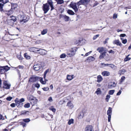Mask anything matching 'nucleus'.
I'll use <instances>...</instances> for the list:
<instances>
[{"mask_svg": "<svg viewBox=\"0 0 131 131\" xmlns=\"http://www.w3.org/2000/svg\"><path fill=\"white\" fill-rule=\"evenodd\" d=\"M129 56V55H128V56H126V58L124 59V61H128L130 60L131 58H129L128 57Z\"/></svg>", "mask_w": 131, "mask_h": 131, "instance_id": "e433bc0d", "label": "nucleus"}, {"mask_svg": "<svg viewBox=\"0 0 131 131\" xmlns=\"http://www.w3.org/2000/svg\"><path fill=\"white\" fill-rule=\"evenodd\" d=\"M47 29H44L41 31V34L42 35H44L47 33Z\"/></svg>", "mask_w": 131, "mask_h": 131, "instance_id": "72a5a7b5", "label": "nucleus"}, {"mask_svg": "<svg viewBox=\"0 0 131 131\" xmlns=\"http://www.w3.org/2000/svg\"><path fill=\"white\" fill-rule=\"evenodd\" d=\"M117 83L115 82H111L109 83L108 84V87L110 89H112L113 88L115 87Z\"/></svg>", "mask_w": 131, "mask_h": 131, "instance_id": "1a4fd4ad", "label": "nucleus"}, {"mask_svg": "<svg viewBox=\"0 0 131 131\" xmlns=\"http://www.w3.org/2000/svg\"><path fill=\"white\" fill-rule=\"evenodd\" d=\"M103 78L101 75H99L97 76V82L98 83H100L101 82Z\"/></svg>", "mask_w": 131, "mask_h": 131, "instance_id": "4be33fe9", "label": "nucleus"}, {"mask_svg": "<svg viewBox=\"0 0 131 131\" xmlns=\"http://www.w3.org/2000/svg\"><path fill=\"white\" fill-rule=\"evenodd\" d=\"M14 68H15V69H16L17 68H18L20 69H23L24 68V67L23 66L20 65L18 66L17 67H14Z\"/></svg>", "mask_w": 131, "mask_h": 131, "instance_id": "09e8293b", "label": "nucleus"}, {"mask_svg": "<svg viewBox=\"0 0 131 131\" xmlns=\"http://www.w3.org/2000/svg\"><path fill=\"white\" fill-rule=\"evenodd\" d=\"M97 50L99 52L101 53L102 52H104L105 51H106V48H104L103 47H98L97 49Z\"/></svg>", "mask_w": 131, "mask_h": 131, "instance_id": "f8f14e48", "label": "nucleus"}, {"mask_svg": "<svg viewBox=\"0 0 131 131\" xmlns=\"http://www.w3.org/2000/svg\"><path fill=\"white\" fill-rule=\"evenodd\" d=\"M111 97L110 95H107L106 96V97L105 99L106 101L108 102L109 101V100Z\"/></svg>", "mask_w": 131, "mask_h": 131, "instance_id": "f704fd0d", "label": "nucleus"}, {"mask_svg": "<svg viewBox=\"0 0 131 131\" xmlns=\"http://www.w3.org/2000/svg\"><path fill=\"white\" fill-rule=\"evenodd\" d=\"M125 79V77L124 76H123L121 77V79L120 80V82H122Z\"/></svg>", "mask_w": 131, "mask_h": 131, "instance_id": "3c124183", "label": "nucleus"}, {"mask_svg": "<svg viewBox=\"0 0 131 131\" xmlns=\"http://www.w3.org/2000/svg\"><path fill=\"white\" fill-rule=\"evenodd\" d=\"M77 4L76 3L72 2L69 5L70 7H71L74 10L75 13L77 12L78 10V8L76 5Z\"/></svg>", "mask_w": 131, "mask_h": 131, "instance_id": "7ed1b4c3", "label": "nucleus"}, {"mask_svg": "<svg viewBox=\"0 0 131 131\" xmlns=\"http://www.w3.org/2000/svg\"><path fill=\"white\" fill-rule=\"evenodd\" d=\"M67 13L68 14L70 15H74L75 13L72 10H68L67 11Z\"/></svg>", "mask_w": 131, "mask_h": 131, "instance_id": "7c9ffc66", "label": "nucleus"}, {"mask_svg": "<svg viewBox=\"0 0 131 131\" xmlns=\"http://www.w3.org/2000/svg\"><path fill=\"white\" fill-rule=\"evenodd\" d=\"M109 67L112 69H113L115 67H116L114 65L112 64H110Z\"/></svg>", "mask_w": 131, "mask_h": 131, "instance_id": "603ef678", "label": "nucleus"}, {"mask_svg": "<svg viewBox=\"0 0 131 131\" xmlns=\"http://www.w3.org/2000/svg\"><path fill=\"white\" fill-rule=\"evenodd\" d=\"M48 100L50 102H52L53 101V99L51 97H49Z\"/></svg>", "mask_w": 131, "mask_h": 131, "instance_id": "052dcab7", "label": "nucleus"}, {"mask_svg": "<svg viewBox=\"0 0 131 131\" xmlns=\"http://www.w3.org/2000/svg\"><path fill=\"white\" fill-rule=\"evenodd\" d=\"M99 35H97L94 36L93 38V39L94 40H95L99 36Z\"/></svg>", "mask_w": 131, "mask_h": 131, "instance_id": "4d7b16f0", "label": "nucleus"}, {"mask_svg": "<svg viewBox=\"0 0 131 131\" xmlns=\"http://www.w3.org/2000/svg\"><path fill=\"white\" fill-rule=\"evenodd\" d=\"M115 91V90H110L108 92V94L109 95H112L114 94Z\"/></svg>", "mask_w": 131, "mask_h": 131, "instance_id": "c9c22d12", "label": "nucleus"}, {"mask_svg": "<svg viewBox=\"0 0 131 131\" xmlns=\"http://www.w3.org/2000/svg\"><path fill=\"white\" fill-rule=\"evenodd\" d=\"M40 81L42 84H46V81H43V79L42 78H40Z\"/></svg>", "mask_w": 131, "mask_h": 131, "instance_id": "ea45409f", "label": "nucleus"}, {"mask_svg": "<svg viewBox=\"0 0 131 131\" xmlns=\"http://www.w3.org/2000/svg\"><path fill=\"white\" fill-rule=\"evenodd\" d=\"M37 100L35 98L33 100L31 101L30 103L32 105H33L37 103Z\"/></svg>", "mask_w": 131, "mask_h": 131, "instance_id": "b1692460", "label": "nucleus"}, {"mask_svg": "<svg viewBox=\"0 0 131 131\" xmlns=\"http://www.w3.org/2000/svg\"><path fill=\"white\" fill-rule=\"evenodd\" d=\"M49 70H46L44 73V79H45V78H46V74L47 73V72H48Z\"/></svg>", "mask_w": 131, "mask_h": 131, "instance_id": "de8ad7c7", "label": "nucleus"}, {"mask_svg": "<svg viewBox=\"0 0 131 131\" xmlns=\"http://www.w3.org/2000/svg\"><path fill=\"white\" fill-rule=\"evenodd\" d=\"M77 4L78 6L82 4L84 5L82 0H80V1L77 3Z\"/></svg>", "mask_w": 131, "mask_h": 131, "instance_id": "4c0bfd02", "label": "nucleus"}, {"mask_svg": "<svg viewBox=\"0 0 131 131\" xmlns=\"http://www.w3.org/2000/svg\"><path fill=\"white\" fill-rule=\"evenodd\" d=\"M126 72L125 70L123 69L119 70L118 72V74L120 75L122 74H124Z\"/></svg>", "mask_w": 131, "mask_h": 131, "instance_id": "5701e85b", "label": "nucleus"}, {"mask_svg": "<svg viewBox=\"0 0 131 131\" xmlns=\"http://www.w3.org/2000/svg\"><path fill=\"white\" fill-rule=\"evenodd\" d=\"M19 102L22 103L23 102H24L25 101V99L23 98H22L21 99H20L19 100Z\"/></svg>", "mask_w": 131, "mask_h": 131, "instance_id": "864d4df0", "label": "nucleus"}, {"mask_svg": "<svg viewBox=\"0 0 131 131\" xmlns=\"http://www.w3.org/2000/svg\"><path fill=\"white\" fill-rule=\"evenodd\" d=\"M18 5L16 3H13L11 4L12 13H13L14 10H16L17 9Z\"/></svg>", "mask_w": 131, "mask_h": 131, "instance_id": "0eeeda50", "label": "nucleus"}, {"mask_svg": "<svg viewBox=\"0 0 131 131\" xmlns=\"http://www.w3.org/2000/svg\"><path fill=\"white\" fill-rule=\"evenodd\" d=\"M35 98L33 96L31 95H28L27 97L28 99L30 101V102H31V101L33 100Z\"/></svg>", "mask_w": 131, "mask_h": 131, "instance_id": "a878e982", "label": "nucleus"}, {"mask_svg": "<svg viewBox=\"0 0 131 131\" xmlns=\"http://www.w3.org/2000/svg\"><path fill=\"white\" fill-rule=\"evenodd\" d=\"M113 43L114 44H116L117 46H121L122 44L118 40H115L113 42Z\"/></svg>", "mask_w": 131, "mask_h": 131, "instance_id": "4468645a", "label": "nucleus"}, {"mask_svg": "<svg viewBox=\"0 0 131 131\" xmlns=\"http://www.w3.org/2000/svg\"><path fill=\"white\" fill-rule=\"evenodd\" d=\"M53 4V2L52 0H48L47 3L43 4L42 6V9L44 14L46 13L49 10V5L51 8V10H52L54 9Z\"/></svg>", "mask_w": 131, "mask_h": 131, "instance_id": "f257e3e1", "label": "nucleus"}, {"mask_svg": "<svg viewBox=\"0 0 131 131\" xmlns=\"http://www.w3.org/2000/svg\"><path fill=\"white\" fill-rule=\"evenodd\" d=\"M112 112V108L111 107H109L107 111V114L108 115V122H110Z\"/></svg>", "mask_w": 131, "mask_h": 131, "instance_id": "20e7f679", "label": "nucleus"}, {"mask_svg": "<svg viewBox=\"0 0 131 131\" xmlns=\"http://www.w3.org/2000/svg\"><path fill=\"white\" fill-rule=\"evenodd\" d=\"M57 4H61L64 3L63 0H56Z\"/></svg>", "mask_w": 131, "mask_h": 131, "instance_id": "473e14b6", "label": "nucleus"}, {"mask_svg": "<svg viewBox=\"0 0 131 131\" xmlns=\"http://www.w3.org/2000/svg\"><path fill=\"white\" fill-rule=\"evenodd\" d=\"M77 51L75 49H72V50H71L70 52L74 56L75 54V53Z\"/></svg>", "mask_w": 131, "mask_h": 131, "instance_id": "2f4dec72", "label": "nucleus"}, {"mask_svg": "<svg viewBox=\"0 0 131 131\" xmlns=\"http://www.w3.org/2000/svg\"><path fill=\"white\" fill-rule=\"evenodd\" d=\"M18 18L21 24H23L24 23L27 21L28 20V19H27L25 15L23 14L19 15Z\"/></svg>", "mask_w": 131, "mask_h": 131, "instance_id": "f03ea898", "label": "nucleus"}, {"mask_svg": "<svg viewBox=\"0 0 131 131\" xmlns=\"http://www.w3.org/2000/svg\"><path fill=\"white\" fill-rule=\"evenodd\" d=\"M117 18V15L116 14H114L113 15V19H115Z\"/></svg>", "mask_w": 131, "mask_h": 131, "instance_id": "0e129e2a", "label": "nucleus"}, {"mask_svg": "<svg viewBox=\"0 0 131 131\" xmlns=\"http://www.w3.org/2000/svg\"><path fill=\"white\" fill-rule=\"evenodd\" d=\"M4 4H3V3L1 1V0H0V9L1 11L3 10V8Z\"/></svg>", "mask_w": 131, "mask_h": 131, "instance_id": "bb28decb", "label": "nucleus"}, {"mask_svg": "<svg viewBox=\"0 0 131 131\" xmlns=\"http://www.w3.org/2000/svg\"><path fill=\"white\" fill-rule=\"evenodd\" d=\"M20 125H22L23 127H24L26 126V124L25 123L23 122H20Z\"/></svg>", "mask_w": 131, "mask_h": 131, "instance_id": "8fccbe9b", "label": "nucleus"}, {"mask_svg": "<svg viewBox=\"0 0 131 131\" xmlns=\"http://www.w3.org/2000/svg\"><path fill=\"white\" fill-rule=\"evenodd\" d=\"M66 55L65 53H62L60 56V58H64L66 57Z\"/></svg>", "mask_w": 131, "mask_h": 131, "instance_id": "a19ab883", "label": "nucleus"}, {"mask_svg": "<svg viewBox=\"0 0 131 131\" xmlns=\"http://www.w3.org/2000/svg\"><path fill=\"white\" fill-rule=\"evenodd\" d=\"M63 17L65 21H68L69 20V17L66 15L63 16Z\"/></svg>", "mask_w": 131, "mask_h": 131, "instance_id": "c85d7f7f", "label": "nucleus"}, {"mask_svg": "<svg viewBox=\"0 0 131 131\" xmlns=\"http://www.w3.org/2000/svg\"><path fill=\"white\" fill-rule=\"evenodd\" d=\"M9 69V68L7 66H6L3 67L2 68V69H1V70H3L4 72L7 71Z\"/></svg>", "mask_w": 131, "mask_h": 131, "instance_id": "aec40b11", "label": "nucleus"}, {"mask_svg": "<svg viewBox=\"0 0 131 131\" xmlns=\"http://www.w3.org/2000/svg\"><path fill=\"white\" fill-rule=\"evenodd\" d=\"M13 98L11 97H9L6 98V100L7 101H10Z\"/></svg>", "mask_w": 131, "mask_h": 131, "instance_id": "13d9d810", "label": "nucleus"}, {"mask_svg": "<svg viewBox=\"0 0 131 131\" xmlns=\"http://www.w3.org/2000/svg\"><path fill=\"white\" fill-rule=\"evenodd\" d=\"M18 58L20 60H22L23 58L20 55H18L17 56Z\"/></svg>", "mask_w": 131, "mask_h": 131, "instance_id": "6e6d98bb", "label": "nucleus"}, {"mask_svg": "<svg viewBox=\"0 0 131 131\" xmlns=\"http://www.w3.org/2000/svg\"><path fill=\"white\" fill-rule=\"evenodd\" d=\"M95 93L97 95H100L101 93V91L100 88H98L96 90L95 92Z\"/></svg>", "mask_w": 131, "mask_h": 131, "instance_id": "393cba45", "label": "nucleus"}, {"mask_svg": "<svg viewBox=\"0 0 131 131\" xmlns=\"http://www.w3.org/2000/svg\"><path fill=\"white\" fill-rule=\"evenodd\" d=\"M41 68V66L40 64H36L34 66L33 68L34 70L36 71L39 70Z\"/></svg>", "mask_w": 131, "mask_h": 131, "instance_id": "2eb2a0df", "label": "nucleus"}, {"mask_svg": "<svg viewBox=\"0 0 131 131\" xmlns=\"http://www.w3.org/2000/svg\"><path fill=\"white\" fill-rule=\"evenodd\" d=\"M108 52L109 53H112L114 54V51L112 50H111L110 51H109Z\"/></svg>", "mask_w": 131, "mask_h": 131, "instance_id": "69168bd1", "label": "nucleus"}, {"mask_svg": "<svg viewBox=\"0 0 131 131\" xmlns=\"http://www.w3.org/2000/svg\"><path fill=\"white\" fill-rule=\"evenodd\" d=\"M23 120L24 122L26 123H28L30 121V120L28 118L24 119H23Z\"/></svg>", "mask_w": 131, "mask_h": 131, "instance_id": "a18cd8bd", "label": "nucleus"}, {"mask_svg": "<svg viewBox=\"0 0 131 131\" xmlns=\"http://www.w3.org/2000/svg\"><path fill=\"white\" fill-rule=\"evenodd\" d=\"M126 36V35L125 34H121L120 35L121 37H124Z\"/></svg>", "mask_w": 131, "mask_h": 131, "instance_id": "774afa93", "label": "nucleus"}, {"mask_svg": "<svg viewBox=\"0 0 131 131\" xmlns=\"http://www.w3.org/2000/svg\"><path fill=\"white\" fill-rule=\"evenodd\" d=\"M102 74L104 76H108L110 74V72L107 71H104L102 73Z\"/></svg>", "mask_w": 131, "mask_h": 131, "instance_id": "412c9836", "label": "nucleus"}, {"mask_svg": "<svg viewBox=\"0 0 131 131\" xmlns=\"http://www.w3.org/2000/svg\"><path fill=\"white\" fill-rule=\"evenodd\" d=\"M73 75H67V79L69 80H71L73 78Z\"/></svg>", "mask_w": 131, "mask_h": 131, "instance_id": "c756f323", "label": "nucleus"}, {"mask_svg": "<svg viewBox=\"0 0 131 131\" xmlns=\"http://www.w3.org/2000/svg\"><path fill=\"white\" fill-rule=\"evenodd\" d=\"M49 109L50 110L52 111L54 113H55L56 111V109L54 108L53 106H52L49 107Z\"/></svg>", "mask_w": 131, "mask_h": 131, "instance_id": "cd10ccee", "label": "nucleus"}, {"mask_svg": "<svg viewBox=\"0 0 131 131\" xmlns=\"http://www.w3.org/2000/svg\"><path fill=\"white\" fill-rule=\"evenodd\" d=\"M35 86L37 88H38L40 87V85L39 84H36L35 85Z\"/></svg>", "mask_w": 131, "mask_h": 131, "instance_id": "e2e57ef3", "label": "nucleus"}, {"mask_svg": "<svg viewBox=\"0 0 131 131\" xmlns=\"http://www.w3.org/2000/svg\"><path fill=\"white\" fill-rule=\"evenodd\" d=\"M10 86V84L7 81H4L3 83V87L5 89H9Z\"/></svg>", "mask_w": 131, "mask_h": 131, "instance_id": "39448f33", "label": "nucleus"}, {"mask_svg": "<svg viewBox=\"0 0 131 131\" xmlns=\"http://www.w3.org/2000/svg\"><path fill=\"white\" fill-rule=\"evenodd\" d=\"M30 107V104L29 103H28L25 104L24 105V107L26 108H28Z\"/></svg>", "mask_w": 131, "mask_h": 131, "instance_id": "c03bdc74", "label": "nucleus"}, {"mask_svg": "<svg viewBox=\"0 0 131 131\" xmlns=\"http://www.w3.org/2000/svg\"><path fill=\"white\" fill-rule=\"evenodd\" d=\"M127 42V40L126 39H124L122 41L123 43L125 44Z\"/></svg>", "mask_w": 131, "mask_h": 131, "instance_id": "680f3d73", "label": "nucleus"}, {"mask_svg": "<svg viewBox=\"0 0 131 131\" xmlns=\"http://www.w3.org/2000/svg\"><path fill=\"white\" fill-rule=\"evenodd\" d=\"M38 79L39 78L38 77H31L29 79L28 82H34L38 80Z\"/></svg>", "mask_w": 131, "mask_h": 131, "instance_id": "9b49d317", "label": "nucleus"}, {"mask_svg": "<svg viewBox=\"0 0 131 131\" xmlns=\"http://www.w3.org/2000/svg\"><path fill=\"white\" fill-rule=\"evenodd\" d=\"M38 52L39 51L38 53L41 55H45L47 53V51L44 49L41 48H38Z\"/></svg>", "mask_w": 131, "mask_h": 131, "instance_id": "6e6552de", "label": "nucleus"}, {"mask_svg": "<svg viewBox=\"0 0 131 131\" xmlns=\"http://www.w3.org/2000/svg\"><path fill=\"white\" fill-rule=\"evenodd\" d=\"M1 1L3 3V4H5L7 2H8V0H1Z\"/></svg>", "mask_w": 131, "mask_h": 131, "instance_id": "5fc2aeb1", "label": "nucleus"}, {"mask_svg": "<svg viewBox=\"0 0 131 131\" xmlns=\"http://www.w3.org/2000/svg\"><path fill=\"white\" fill-rule=\"evenodd\" d=\"M67 106H68L70 108H72L74 107V105L70 101L68 102Z\"/></svg>", "mask_w": 131, "mask_h": 131, "instance_id": "dca6fc26", "label": "nucleus"}, {"mask_svg": "<svg viewBox=\"0 0 131 131\" xmlns=\"http://www.w3.org/2000/svg\"><path fill=\"white\" fill-rule=\"evenodd\" d=\"M73 119H71L68 122V124L69 125H70L72 124L73 123Z\"/></svg>", "mask_w": 131, "mask_h": 131, "instance_id": "79ce46f5", "label": "nucleus"}, {"mask_svg": "<svg viewBox=\"0 0 131 131\" xmlns=\"http://www.w3.org/2000/svg\"><path fill=\"white\" fill-rule=\"evenodd\" d=\"M94 60V58L92 56L89 57L86 60V61L89 62H91V61H93Z\"/></svg>", "mask_w": 131, "mask_h": 131, "instance_id": "6ab92c4d", "label": "nucleus"}, {"mask_svg": "<svg viewBox=\"0 0 131 131\" xmlns=\"http://www.w3.org/2000/svg\"><path fill=\"white\" fill-rule=\"evenodd\" d=\"M24 57L27 59H29L30 58V57L29 56H28L27 55V53H25L24 54Z\"/></svg>", "mask_w": 131, "mask_h": 131, "instance_id": "58836bf2", "label": "nucleus"}, {"mask_svg": "<svg viewBox=\"0 0 131 131\" xmlns=\"http://www.w3.org/2000/svg\"><path fill=\"white\" fill-rule=\"evenodd\" d=\"M106 51H105L102 53H101L100 55L99 58L100 59H102L104 58V57L106 56Z\"/></svg>", "mask_w": 131, "mask_h": 131, "instance_id": "f3484780", "label": "nucleus"}, {"mask_svg": "<svg viewBox=\"0 0 131 131\" xmlns=\"http://www.w3.org/2000/svg\"><path fill=\"white\" fill-rule=\"evenodd\" d=\"M16 104L18 107H21L23 106V103L19 102L18 98L15 100Z\"/></svg>", "mask_w": 131, "mask_h": 131, "instance_id": "9d476101", "label": "nucleus"}, {"mask_svg": "<svg viewBox=\"0 0 131 131\" xmlns=\"http://www.w3.org/2000/svg\"><path fill=\"white\" fill-rule=\"evenodd\" d=\"M39 49L38 48H35L34 47L30 48L29 49V50L30 52L37 53L38 52Z\"/></svg>", "mask_w": 131, "mask_h": 131, "instance_id": "ddd939ff", "label": "nucleus"}, {"mask_svg": "<svg viewBox=\"0 0 131 131\" xmlns=\"http://www.w3.org/2000/svg\"><path fill=\"white\" fill-rule=\"evenodd\" d=\"M42 89L45 91H47L49 90V88L48 87H46L43 88Z\"/></svg>", "mask_w": 131, "mask_h": 131, "instance_id": "49530a36", "label": "nucleus"}, {"mask_svg": "<svg viewBox=\"0 0 131 131\" xmlns=\"http://www.w3.org/2000/svg\"><path fill=\"white\" fill-rule=\"evenodd\" d=\"M84 4H85L89 2L90 0H82Z\"/></svg>", "mask_w": 131, "mask_h": 131, "instance_id": "37998d69", "label": "nucleus"}, {"mask_svg": "<svg viewBox=\"0 0 131 131\" xmlns=\"http://www.w3.org/2000/svg\"><path fill=\"white\" fill-rule=\"evenodd\" d=\"M16 18L13 19H10L8 21L9 25L13 26L14 25V23L16 21Z\"/></svg>", "mask_w": 131, "mask_h": 131, "instance_id": "a211bd4d", "label": "nucleus"}, {"mask_svg": "<svg viewBox=\"0 0 131 131\" xmlns=\"http://www.w3.org/2000/svg\"><path fill=\"white\" fill-rule=\"evenodd\" d=\"M81 41L80 40H77L75 41V42L74 43L75 44H77L80 42Z\"/></svg>", "mask_w": 131, "mask_h": 131, "instance_id": "bf43d9fd", "label": "nucleus"}, {"mask_svg": "<svg viewBox=\"0 0 131 131\" xmlns=\"http://www.w3.org/2000/svg\"><path fill=\"white\" fill-rule=\"evenodd\" d=\"M109 39V38H107V39H105V40L103 42L104 43V44L106 43H107V41Z\"/></svg>", "mask_w": 131, "mask_h": 131, "instance_id": "338daca9", "label": "nucleus"}, {"mask_svg": "<svg viewBox=\"0 0 131 131\" xmlns=\"http://www.w3.org/2000/svg\"><path fill=\"white\" fill-rule=\"evenodd\" d=\"M85 131H94L93 127L92 125H88L85 128Z\"/></svg>", "mask_w": 131, "mask_h": 131, "instance_id": "423d86ee", "label": "nucleus"}]
</instances>
